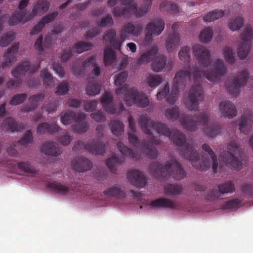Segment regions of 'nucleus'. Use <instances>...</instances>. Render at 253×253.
<instances>
[{"instance_id":"1","label":"nucleus","mask_w":253,"mask_h":253,"mask_svg":"<svg viewBox=\"0 0 253 253\" xmlns=\"http://www.w3.org/2000/svg\"><path fill=\"white\" fill-rule=\"evenodd\" d=\"M138 122L142 130L149 135L148 141L141 143V149L142 152L149 158L155 159L158 155V150L153 144H159L160 140L154 136L151 132L152 130H155L158 134L167 137H170L172 134L171 139L176 145L180 147V154L190 161L192 166L197 169L203 171L210 167V159L203 157L201 161L197 151L194 150V146L190 143H186L185 135L180 131L176 129L171 131L166 125L154 122L147 115H141Z\"/></svg>"},{"instance_id":"2","label":"nucleus","mask_w":253,"mask_h":253,"mask_svg":"<svg viewBox=\"0 0 253 253\" xmlns=\"http://www.w3.org/2000/svg\"><path fill=\"white\" fill-rule=\"evenodd\" d=\"M226 72V68L221 59H217L213 67V70L210 72L201 71L198 68H195L193 71L194 82L196 85L192 86L189 93L188 108L190 110L197 109L199 102L204 99V94L200 82L202 77H205L211 82L219 80Z\"/></svg>"},{"instance_id":"3","label":"nucleus","mask_w":253,"mask_h":253,"mask_svg":"<svg viewBox=\"0 0 253 253\" xmlns=\"http://www.w3.org/2000/svg\"><path fill=\"white\" fill-rule=\"evenodd\" d=\"M150 169L154 176L157 178L171 177L179 180L186 175L185 171L180 163L174 159L168 161L164 166L158 162H153L150 165Z\"/></svg>"},{"instance_id":"4","label":"nucleus","mask_w":253,"mask_h":253,"mask_svg":"<svg viewBox=\"0 0 253 253\" xmlns=\"http://www.w3.org/2000/svg\"><path fill=\"white\" fill-rule=\"evenodd\" d=\"M49 6V2L46 0H38L33 6L32 13L27 12L26 10L16 11L9 18V25L14 26L20 22L24 23L30 20L34 16L41 15L46 12Z\"/></svg>"},{"instance_id":"5","label":"nucleus","mask_w":253,"mask_h":253,"mask_svg":"<svg viewBox=\"0 0 253 253\" xmlns=\"http://www.w3.org/2000/svg\"><path fill=\"white\" fill-rule=\"evenodd\" d=\"M115 92L117 95H124V100L127 106L136 104L139 107H144L149 103V99L144 93L138 92L134 87L129 88L126 84L116 89Z\"/></svg>"},{"instance_id":"6","label":"nucleus","mask_w":253,"mask_h":253,"mask_svg":"<svg viewBox=\"0 0 253 253\" xmlns=\"http://www.w3.org/2000/svg\"><path fill=\"white\" fill-rule=\"evenodd\" d=\"M191 71L189 68V69L181 70L177 72L174 79V84L171 93L167 98V101L169 103L174 104L178 98V92L184 89L187 81H191Z\"/></svg>"},{"instance_id":"7","label":"nucleus","mask_w":253,"mask_h":253,"mask_svg":"<svg viewBox=\"0 0 253 253\" xmlns=\"http://www.w3.org/2000/svg\"><path fill=\"white\" fill-rule=\"evenodd\" d=\"M227 151L221 155L222 160L226 166L235 169H240L242 163L234 155L241 156L243 151L242 148L235 140H232L227 145Z\"/></svg>"},{"instance_id":"8","label":"nucleus","mask_w":253,"mask_h":253,"mask_svg":"<svg viewBox=\"0 0 253 253\" xmlns=\"http://www.w3.org/2000/svg\"><path fill=\"white\" fill-rule=\"evenodd\" d=\"M209 119V113L207 112H202L198 117L190 118L189 116L182 114L180 118L181 125L189 131H194L196 129L198 124L206 125Z\"/></svg>"},{"instance_id":"9","label":"nucleus","mask_w":253,"mask_h":253,"mask_svg":"<svg viewBox=\"0 0 253 253\" xmlns=\"http://www.w3.org/2000/svg\"><path fill=\"white\" fill-rule=\"evenodd\" d=\"M39 67L40 65L31 67L30 62L28 61H24L21 63L11 71V75L17 79V80H13L11 79L9 80L6 84V87L7 88H12L14 85L18 87L21 84V81L18 80V79L25 75L26 73L28 71L30 73L35 72L38 70Z\"/></svg>"},{"instance_id":"10","label":"nucleus","mask_w":253,"mask_h":253,"mask_svg":"<svg viewBox=\"0 0 253 253\" xmlns=\"http://www.w3.org/2000/svg\"><path fill=\"white\" fill-rule=\"evenodd\" d=\"M242 42L238 45L237 54L241 59H245L250 51L251 41L253 39V29L250 26H247L241 35Z\"/></svg>"},{"instance_id":"11","label":"nucleus","mask_w":253,"mask_h":253,"mask_svg":"<svg viewBox=\"0 0 253 253\" xmlns=\"http://www.w3.org/2000/svg\"><path fill=\"white\" fill-rule=\"evenodd\" d=\"M74 151L82 152L84 150L95 155H101L105 152V145L102 142H94L85 143L84 141L78 140L73 147Z\"/></svg>"},{"instance_id":"12","label":"nucleus","mask_w":253,"mask_h":253,"mask_svg":"<svg viewBox=\"0 0 253 253\" xmlns=\"http://www.w3.org/2000/svg\"><path fill=\"white\" fill-rule=\"evenodd\" d=\"M193 51L197 60L204 68L211 64L210 53L206 47L200 44H195L193 46Z\"/></svg>"},{"instance_id":"13","label":"nucleus","mask_w":253,"mask_h":253,"mask_svg":"<svg viewBox=\"0 0 253 253\" xmlns=\"http://www.w3.org/2000/svg\"><path fill=\"white\" fill-rule=\"evenodd\" d=\"M249 78V74L245 70L239 73L233 80V86H228V83H225L228 91L231 94L237 95L239 93V88L246 85Z\"/></svg>"},{"instance_id":"14","label":"nucleus","mask_w":253,"mask_h":253,"mask_svg":"<svg viewBox=\"0 0 253 253\" xmlns=\"http://www.w3.org/2000/svg\"><path fill=\"white\" fill-rule=\"evenodd\" d=\"M165 25V22L161 19H157L154 22L147 25L146 27V42H150L153 35H160L163 31Z\"/></svg>"},{"instance_id":"15","label":"nucleus","mask_w":253,"mask_h":253,"mask_svg":"<svg viewBox=\"0 0 253 253\" xmlns=\"http://www.w3.org/2000/svg\"><path fill=\"white\" fill-rule=\"evenodd\" d=\"M126 176L131 184L137 188H142L147 184L146 176L138 170L132 169L128 171Z\"/></svg>"},{"instance_id":"16","label":"nucleus","mask_w":253,"mask_h":253,"mask_svg":"<svg viewBox=\"0 0 253 253\" xmlns=\"http://www.w3.org/2000/svg\"><path fill=\"white\" fill-rule=\"evenodd\" d=\"M143 27L140 24L134 26L132 23H126L122 29L120 33V37L124 41L128 38L129 35L138 36L142 32Z\"/></svg>"},{"instance_id":"17","label":"nucleus","mask_w":253,"mask_h":253,"mask_svg":"<svg viewBox=\"0 0 253 253\" xmlns=\"http://www.w3.org/2000/svg\"><path fill=\"white\" fill-rule=\"evenodd\" d=\"M178 24L174 23L172 26L173 33L169 35L166 42V47L169 52L172 51L177 47L180 43V37L179 34L177 32Z\"/></svg>"},{"instance_id":"18","label":"nucleus","mask_w":253,"mask_h":253,"mask_svg":"<svg viewBox=\"0 0 253 253\" xmlns=\"http://www.w3.org/2000/svg\"><path fill=\"white\" fill-rule=\"evenodd\" d=\"M72 167L75 171L83 172L90 170L92 163L89 159L81 156L76 158L72 161Z\"/></svg>"},{"instance_id":"19","label":"nucleus","mask_w":253,"mask_h":253,"mask_svg":"<svg viewBox=\"0 0 253 253\" xmlns=\"http://www.w3.org/2000/svg\"><path fill=\"white\" fill-rule=\"evenodd\" d=\"M253 113L248 111L245 113L240 119L239 129L245 134L248 135L251 131L253 125Z\"/></svg>"},{"instance_id":"20","label":"nucleus","mask_w":253,"mask_h":253,"mask_svg":"<svg viewBox=\"0 0 253 253\" xmlns=\"http://www.w3.org/2000/svg\"><path fill=\"white\" fill-rule=\"evenodd\" d=\"M103 39L108 42L116 49L120 50L124 41L121 38H116V32L114 29L107 30L103 36Z\"/></svg>"},{"instance_id":"21","label":"nucleus","mask_w":253,"mask_h":253,"mask_svg":"<svg viewBox=\"0 0 253 253\" xmlns=\"http://www.w3.org/2000/svg\"><path fill=\"white\" fill-rule=\"evenodd\" d=\"M58 13L54 11L43 16L40 22L31 30L30 34L34 35L40 33L46 24L53 21L57 16Z\"/></svg>"},{"instance_id":"22","label":"nucleus","mask_w":253,"mask_h":253,"mask_svg":"<svg viewBox=\"0 0 253 253\" xmlns=\"http://www.w3.org/2000/svg\"><path fill=\"white\" fill-rule=\"evenodd\" d=\"M219 109L224 117L232 118L237 115L235 106L228 100L221 101L219 104Z\"/></svg>"},{"instance_id":"23","label":"nucleus","mask_w":253,"mask_h":253,"mask_svg":"<svg viewBox=\"0 0 253 253\" xmlns=\"http://www.w3.org/2000/svg\"><path fill=\"white\" fill-rule=\"evenodd\" d=\"M85 115L83 113L77 114V117L75 120V124L72 126L74 132L78 133L85 132L88 129L87 123L85 121Z\"/></svg>"},{"instance_id":"24","label":"nucleus","mask_w":253,"mask_h":253,"mask_svg":"<svg viewBox=\"0 0 253 253\" xmlns=\"http://www.w3.org/2000/svg\"><path fill=\"white\" fill-rule=\"evenodd\" d=\"M44 98V94L42 93L31 96L28 99L30 104L22 107L21 109V111L23 113H26L36 110L38 107V103L42 101Z\"/></svg>"},{"instance_id":"25","label":"nucleus","mask_w":253,"mask_h":253,"mask_svg":"<svg viewBox=\"0 0 253 253\" xmlns=\"http://www.w3.org/2000/svg\"><path fill=\"white\" fill-rule=\"evenodd\" d=\"M18 48L19 44L17 43L12 45L10 48L7 49L4 54V57L5 60L2 64V68L3 69L9 66V64L11 65L16 61V57L15 56V54L17 51Z\"/></svg>"},{"instance_id":"26","label":"nucleus","mask_w":253,"mask_h":253,"mask_svg":"<svg viewBox=\"0 0 253 253\" xmlns=\"http://www.w3.org/2000/svg\"><path fill=\"white\" fill-rule=\"evenodd\" d=\"M46 187L52 192L63 196H66L70 193L71 189L68 186L57 181L48 182Z\"/></svg>"},{"instance_id":"27","label":"nucleus","mask_w":253,"mask_h":253,"mask_svg":"<svg viewBox=\"0 0 253 253\" xmlns=\"http://www.w3.org/2000/svg\"><path fill=\"white\" fill-rule=\"evenodd\" d=\"M41 149L45 154L53 157H57L61 154L58 144L53 141L45 142L42 144Z\"/></svg>"},{"instance_id":"28","label":"nucleus","mask_w":253,"mask_h":253,"mask_svg":"<svg viewBox=\"0 0 253 253\" xmlns=\"http://www.w3.org/2000/svg\"><path fill=\"white\" fill-rule=\"evenodd\" d=\"M1 127L8 131L13 132L23 129L24 125L22 123H17L12 118L8 117L2 122Z\"/></svg>"},{"instance_id":"29","label":"nucleus","mask_w":253,"mask_h":253,"mask_svg":"<svg viewBox=\"0 0 253 253\" xmlns=\"http://www.w3.org/2000/svg\"><path fill=\"white\" fill-rule=\"evenodd\" d=\"M150 206L155 208H168L171 209L178 208L177 204L176 203L166 198H160L153 201L150 203Z\"/></svg>"},{"instance_id":"30","label":"nucleus","mask_w":253,"mask_h":253,"mask_svg":"<svg viewBox=\"0 0 253 253\" xmlns=\"http://www.w3.org/2000/svg\"><path fill=\"white\" fill-rule=\"evenodd\" d=\"M112 101L113 96L108 92H105L101 98L103 108L106 112L110 114H114L116 112V108L112 104Z\"/></svg>"},{"instance_id":"31","label":"nucleus","mask_w":253,"mask_h":253,"mask_svg":"<svg viewBox=\"0 0 253 253\" xmlns=\"http://www.w3.org/2000/svg\"><path fill=\"white\" fill-rule=\"evenodd\" d=\"M60 129V127L55 123L49 125L47 123H42L38 126L37 132L38 134H54L58 132Z\"/></svg>"},{"instance_id":"32","label":"nucleus","mask_w":253,"mask_h":253,"mask_svg":"<svg viewBox=\"0 0 253 253\" xmlns=\"http://www.w3.org/2000/svg\"><path fill=\"white\" fill-rule=\"evenodd\" d=\"M183 191V188L180 184H167L164 186V192L166 195L174 196L180 195Z\"/></svg>"},{"instance_id":"33","label":"nucleus","mask_w":253,"mask_h":253,"mask_svg":"<svg viewBox=\"0 0 253 253\" xmlns=\"http://www.w3.org/2000/svg\"><path fill=\"white\" fill-rule=\"evenodd\" d=\"M103 193L106 196L115 197L119 198H124L126 196L125 192L118 184H115L114 186L108 188L104 191Z\"/></svg>"},{"instance_id":"34","label":"nucleus","mask_w":253,"mask_h":253,"mask_svg":"<svg viewBox=\"0 0 253 253\" xmlns=\"http://www.w3.org/2000/svg\"><path fill=\"white\" fill-rule=\"evenodd\" d=\"M117 147L122 154L126 156L129 157L135 161L139 160L140 158V154L128 148L121 142H118Z\"/></svg>"},{"instance_id":"35","label":"nucleus","mask_w":253,"mask_h":253,"mask_svg":"<svg viewBox=\"0 0 253 253\" xmlns=\"http://www.w3.org/2000/svg\"><path fill=\"white\" fill-rule=\"evenodd\" d=\"M158 48L154 46L148 50L146 53L142 54L138 60V64H145L150 62L158 52Z\"/></svg>"},{"instance_id":"36","label":"nucleus","mask_w":253,"mask_h":253,"mask_svg":"<svg viewBox=\"0 0 253 253\" xmlns=\"http://www.w3.org/2000/svg\"><path fill=\"white\" fill-rule=\"evenodd\" d=\"M166 57L163 55H158L152 63V69L155 72L162 71L166 67Z\"/></svg>"},{"instance_id":"37","label":"nucleus","mask_w":253,"mask_h":253,"mask_svg":"<svg viewBox=\"0 0 253 253\" xmlns=\"http://www.w3.org/2000/svg\"><path fill=\"white\" fill-rule=\"evenodd\" d=\"M224 15V11L215 9L210 11L203 17V20L205 22H212L222 17Z\"/></svg>"},{"instance_id":"38","label":"nucleus","mask_w":253,"mask_h":253,"mask_svg":"<svg viewBox=\"0 0 253 253\" xmlns=\"http://www.w3.org/2000/svg\"><path fill=\"white\" fill-rule=\"evenodd\" d=\"M131 13L136 17H141L149 12L150 9H148V6L144 5L137 8V5L135 3H133L130 5Z\"/></svg>"},{"instance_id":"39","label":"nucleus","mask_w":253,"mask_h":253,"mask_svg":"<svg viewBox=\"0 0 253 253\" xmlns=\"http://www.w3.org/2000/svg\"><path fill=\"white\" fill-rule=\"evenodd\" d=\"M204 132L208 137L213 138L221 133V126L218 124H214L204 128Z\"/></svg>"},{"instance_id":"40","label":"nucleus","mask_w":253,"mask_h":253,"mask_svg":"<svg viewBox=\"0 0 253 253\" xmlns=\"http://www.w3.org/2000/svg\"><path fill=\"white\" fill-rule=\"evenodd\" d=\"M110 127L112 132L117 136L121 135L124 131V125L120 121H112Z\"/></svg>"},{"instance_id":"41","label":"nucleus","mask_w":253,"mask_h":253,"mask_svg":"<svg viewBox=\"0 0 253 253\" xmlns=\"http://www.w3.org/2000/svg\"><path fill=\"white\" fill-rule=\"evenodd\" d=\"M123 162L124 160L114 155L107 159L106 161V164L112 172L116 173L117 171V165Z\"/></svg>"},{"instance_id":"42","label":"nucleus","mask_w":253,"mask_h":253,"mask_svg":"<svg viewBox=\"0 0 253 253\" xmlns=\"http://www.w3.org/2000/svg\"><path fill=\"white\" fill-rule=\"evenodd\" d=\"M40 76L42 79L43 84L46 88H50L53 86L54 82L53 77L47 70H42L41 71Z\"/></svg>"},{"instance_id":"43","label":"nucleus","mask_w":253,"mask_h":253,"mask_svg":"<svg viewBox=\"0 0 253 253\" xmlns=\"http://www.w3.org/2000/svg\"><path fill=\"white\" fill-rule=\"evenodd\" d=\"M202 148L211 157V158L212 162V168L213 172L216 173L217 172V169L218 167V163L217 161V158L215 154H214V152L212 151L211 148L210 147V146L207 144H204L202 145Z\"/></svg>"},{"instance_id":"44","label":"nucleus","mask_w":253,"mask_h":253,"mask_svg":"<svg viewBox=\"0 0 253 253\" xmlns=\"http://www.w3.org/2000/svg\"><path fill=\"white\" fill-rule=\"evenodd\" d=\"M115 52L109 47L104 49V63L105 66L111 65L116 60Z\"/></svg>"},{"instance_id":"45","label":"nucleus","mask_w":253,"mask_h":253,"mask_svg":"<svg viewBox=\"0 0 253 253\" xmlns=\"http://www.w3.org/2000/svg\"><path fill=\"white\" fill-rule=\"evenodd\" d=\"M161 10H167L172 14H176L179 11L177 4L170 1H164L160 4Z\"/></svg>"},{"instance_id":"46","label":"nucleus","mask_w":253,"mask_h":253,"mask_svg":"<svg viewBox=\"0 0 253 253\" xmlns=\"http://www.w3.org/2000/svg\"><path fill=\"white\" fill-rule=\"evenodd\" d=\"M218 192L221 194L232 193L235 191V186L231 181H228L224 183L218 185Z\"/></svg>"},{"instance_id":"47","label":"nucleus","mask_w":253,"mask_h":253,"mask_svg":"<svg viewBox=\"0 0 253 253\" xmlns=\"http://www.w3.org/2000/svg\"><path fill=\"white\" fill-rule=\"evenodd\" d=\"M17 167L20 170L29 174H34L37 172L35 167L32 166L30 162H20L17 163Z\"/></svg>"},{"instance_id":"48","label":"nucleus","mask_w":253,"mask_h":253,"mask_svg":"<svg viewBox=\"0 0 253 253\" xmlns=\"http://www.w3.org/2000/svg\"><path fill=\"white\" fill-rule=\"evenodd\" d=\"M212 36V30L210 27H207L201 32L199 39L202 42L207 43L211 41Z\"/></svg>"},{"instance_id":"49","label":"nucleus","mask_w":253,"mask_h":253,"mask_svg":"<svg viewBox=\"0 0 253 253\" xmlns=\"http://www.w3.org/2000/svg\"><path fill=\"white\" fill-rule=\"evenodd\" d=\"M101 86L97 83H89L86 87V93L89 95H95L100 92Z\"/></svg>"},{"instance_id":"50","label":"nucleus","mask_w":253,"mask_h":253,"mask_svg":"<svg viewBox=\"0 0 253 253\" xmlns=\"http://www.w3.org/2000/svg\"><path fill=\"white\" fill-rule=\"evenodd\" d=\"M130 12H131L130 5L126 7L116 6L114 8L113 13L114 16L117 17L121 16L127 17L129 15Z\"/></svg>"},{"instance_id":"51","label":"nucleus","mask_w":253,"mask_h":253,"mask_svg":"<svg viewBox=\"0 0 253 253\" xmlns=\"http://www.w3.org/2000/svg\"><path fill=\"white\" fill-rule=\"evenodd\" d=\"M92 46V44L89 42H79L75 45L74 48L75 52L77 53H81L84 51L90 50Z\"/></svg>"},{"instance_id":"52","label":"nucleus","mask_w":253,"mask_h":253,"mask_svg":"<svg viewBox=\"0 0 253 253\" xmlns=\"http://www.w3.org/2000/svg\"><path fill=\"white\" fill-rule=\"evenodd\" d=\"M77 114L73 111H68L61 117V121L65 125H69L76 120Z\"/></svg>"},{"instance_id":"53","label":"nucleus","mask_w":253,"mask_h":253,"mask_svg":"<svg viewBox=\"0 0 253 253\" xmlns=\"http://www.w3.org/2000/svg\"><path fill=\"white\" fill-rule=\"evenodd\" d=\"M244 20L242 17L238 16L235 19L230 21L228 24L229 28L232 31L239 30L243 25Z\"/></svg>"},{"instance_id":"54","label":"nucleus","mask_w":253,"mask_h":253,"mask_svg":"<svg viewBox=\"0 0 253 253\" xmlns=\"http://www.w3.org/2000/svg\"><path fill=\"white\" fill-rule=\"evenodd\" d=\"M27 98L26 93H19L14 95L9 101V104L13 106L18 105L23 103Z\"/></svg>"},{"instance_id":"55","label":"nucleus","mask_w":253,"mask_h":253,"mask_svg":"<svg viewBox=\"0 0 253 253\" xmlns=\"http://www.w3.org/2000/svg\"><path fill=\"white\" fill-rule=\"evenodd\" d=\"M223 55L226 62L230 64H233L235 60L234 58L235 53H233L232 49L229 47H225L223 49Z\"/></svg>"},{"instance_id":"56","label":"nucleus","mask_w":253,"mask_h":253,"mask_svg":"<svg viewBox=\"0 0 253 253\" xmlns=\"http://www.w3.org/2000/svg\"><path fill=\"white\" fill-rule=\"evenodd\" d=\"M180 116L179 109L177 107H173L168 109L166 112V117L171 121L177 120Z\"/></svg>"},{"instance_id":"57","label":"nucleus","mask_w":253,"mask_h":253,"mask_svg":"<svg viewBox=\"0 0 253 253\" xmlns=\"http://www.w3.org/2000/svg\"><path fill=\"white\" fill-rule=\"evenodd\" d=\"M147 83L151 87L158 86L162 82V78L159 75H150L147 79Z\"/></svg>"},{"instance_id":"58","label":"nucleus","mask_w":253,"mask_h":253,"mask_svg":"<svg viewBox=\"0 0 253 253\" xmlns=\"http://www.w3.org/2000/svg\"><path fill=\"white\" fill-rule=\"evenodd\" d=\"M33 137L32 132L30 130H27L23 137H22L18 142V143L22 146H27L28 144L32 143Z\"/></svg>"},{"instance_id":"59","label":"nucleus","mask_w":253,"mask_h":253,"mask_svg":"<svg viewBox=\"0 0 253 253\" xmlns=\"http://www.w3.org/2000/svg\"><path fill=\"white\" fill-rule=\"evenodd\" d=\"M15 39L14 35L13 33H6L0 38V45L2 47H6L10 44Z\"/></svg>"},{"instance_id":"60","label":"nucleus","mask_w":253,"mask_h":253,"mask_svg":"<svg viewBox=\"0 0 253 253\" xmlns=\"http://www.w3.org/2000/svg\"><path fill=\"white\" fill-rule=\"evenodd\" d=\"M241 200L239 199L236 198L226 201L222 205V208L224 210H231L236 208L241 203Z\"/></svg>"},{"instance_id":"61","label":"nucleus","mask_w":253,"mask_h":253,"mask_svg":"<svg viewBox=\"0 0 253 253\" xmlns=\"http://www.w3.org/2000/svg\"><path fill=\"white\" fill-rule=\"evenodd\" d=\"M190 47L187 46L181 49L178 53V55L181 60L184 62L189 61L190 58Z\"/></svg>"},{"instance_id":"62","label":"nucleus","mask_w":253,"mask_h":253,"mask_svg":"<svg viewBox=\"0 0 253 253\" xmlns=\"http://www.w3.org/2000/svg\"><path fill=\"white\" fill-rule=\"evenodd\" d=\"M127 73L126 72H122L115 76V84L116 86L122 85L125 83L127 78Z\"/></svg>"},{"instance_id":"63","label":"nucleus","mask_w":253,"mask_h":253,"mask_svg":"<svg viewBox=\"0 0 253 253\" xmlns=\"http://www.w3.org/2000/svg\"><path fill=\"white\" fill-rule=\"evenodd\" d=\"M69 90V85L66 82H63L57 87L56 93L59 95L66 94Z\"/></svg>"},{"instance_id":"64","label":"nucleus","mask_w":253,"mask_h":253,"mask_svg":"<svg viewBox=\"0 0 253 253\" xmlns=\"http://www.w3.org/2000/svg\"><path fill=\"white\" fill-rule=\"evenodd\" d=\"M242 192L247 196H253V186L251 184H245L242 188Z\"/></svg>"}]
</instances>
